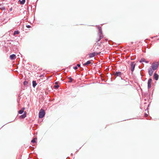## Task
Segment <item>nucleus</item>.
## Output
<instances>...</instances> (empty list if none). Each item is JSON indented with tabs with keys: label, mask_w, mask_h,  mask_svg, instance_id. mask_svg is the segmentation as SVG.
<instances>
[{
	"label": "nucleus",
	"mask_w": 159,
	"mask_h": 159,
	"mask_svg": "<svg viewBox=\"0 0 159 159\" xmlns=\"http://www.w3.org/2000/svg\"><path fill=\"white\" fill-rule=\"evenodd\" d=\"M98 29L99 31L98 35L99 36V39L97 41V42H99L103 38V35L102 33V30H101V27H99Z\"/></svg>",
	"instance_id": "1"
},
{
	"label": "nucleus",
	"mask_w": 159,
	"mask_h": 159,
	"mask_svg": "<svg viewBox=\"0 0 159 159\" xmlns=\"http://www.w3.org/2000/svg\"><path fill=\"white\" fill-rule=\"evenodd\" d=\"M98 53L96 54L95 52H94L92 53H90L89 54V56L90 58L93 57H94L96 55H98Z\"/></svg>",
	"instance_id": "8"
},
{
	"label": "nucleus",
	"mask_w": 159,
	"mask_h": 159,
	"mask_svg": "<svg viewBox=\"0 0 159 159\" xmlns=\"http://www.w3.org/2000/svg\"><path fill=\"white\" fill-rule=\"evenodd\" d=\"M154 70H153L152 69H151V67H150L148 70V72L149 75L150 76H152L153 74V71Z\"/></svg>",
	"instance_id": "6"
},
{
	"label": "nucleus",
	"mask_w": 159,
	"mask_h": 159,
	"mask_svg": "<svg viewBox=\"0 0 159 159\" xmlns=\"http://www.w3.org/2000/svg\"><path fill=\"white\" fill-rule=\"evenodd\" d=\"M122 73L120 72H114L113 73V75L115 78H116L117 76H120V77L122 75Z\"/></svg>",
	"instance_id": "4"
},
{
	"label": "nucleus",
	"mask_w": 159,
	"mask_h": 159,
	"mask_svg": "<svg viewBox=\"0 0 159 159\" xmlns=\"http://www.w3.org/2000/svg\"><path fill=\"white\" fill-rule=\"evenodd\" d=\"M19 32L18 31H15L14 33V35H15L16 34H19Z\"/></svg>",
	"instance_id": "16"
},
{
	"label": "nucleus",
	"mask_w": 159,
	"mask_h": 159,
	"mask_svg": "<svg viewBox=\"0 0 159 159\" xmlns=\"http://www.w3.org/2000/svg\"><path fill=\"white\" fill-rule=\"evenodd\" d=\"M26 112H25L23 115L20 116V118L21 119H23L25 117H26Z\"/></svg>",
	"instance_id": "11"
},
{
	"label": "nucleus",
	"mask_w": 159,
	"mask_h": 159,
	"mask_svg": "<svg viewBox=\"0 0 159 159\" xmlns=\"http://www.w3.org/2000/svg\"><path fill=\"white\" fill-rule=\"evenodd\" d=\"M69 79L70 80V81H69V82H71L72 81L73 79L71 77H70L69 78Z\"/></svg>",
	"instance_id": "18"
},
{
	"label": "nucleus",
	"mask_w": 159,
	"mask_h": 159,
	"mask_svg": "<svg viewBox=\"0 0 159 159\" xmlns=\"http://www.w3.org/2000/svg\"><path fill=\"white\" fill-rule=\"evenodd\" d=\"M159 64L157 63H153L150 67L153 70H156L158 67Z\"/></svg>",
	"instance_id": "2"
},
{
	"label": "nucleus",
	"mask_w": 159,
	"mask_h": 159,
	"mask_svg": "<svg viewBox=\"0 0 159 159\" xmlns=\"http://www.w3.org/2000/svg\"><path fill=\"white\" fill-rule=\"evenodd\" d=\"M31 142L33 143H35V138L33 139L31 141Z\"/></svg>",
	"instance_id": "19"
},
{
	"label": "nucleus",
	"mask_w": 159,
	"mask_h": 159,
	"mask_svg": "<svg viewBox=\"0 0 159 159\" xmlns=\"http://www.w3.org/2000/svg\"><path fill=\"white\" fill-rule=\"evenodd\" d=\"M154 79L156 80H158V75L156 74V73H155L154 74Z\"/></svg>",
	"instance_id": "12"
},
{
	"label": "nucleus",
	"mask_w": 159,
	"mask_h": 159,
	"mask_svg": "<svg viewBox=\"0 0 159 159\" xmlns=\"http://www.w3.org/2000/svg\"><path fill=\"white\" fill-rule=\"evenodd\" d=\"M54 87L56 89H57L59 87V86L58 85H55L54 86Z\"/></svg>",
	"instance_id": "21"
},
{
	"label": "nucleus",
	"mask_w": 159,
	"mask_h": 159,
	"mask_svg": "<svg viewBox=\"0 0 159 159\" xmlns=\"http://www.w3.org/2000/svg\"><path fill=\"white\" fill-rule=\"evenodd\" d=\"M25 0H22V1H20V4H23L25 3Z\"/></svg>",
	"instance_id": "17"
},
{
	"label": "nucleus",
	"mask_w": 159,
	"mask_h": 159,
	"mask_svg": "<svg viewBox=\"0 0 159 159\" xmlns=\"http://www.w3.org/2000/svg\"><path fill=\"white\" fill-rule=\"evenodd\" d=\"M28 82L27 81H25L23 83V84L24 85H25L28 84Z\"/></svg>",
	"instance_id": "20"
},
{
	"label": "nucleus",
	"mask_w": 159,
	"mask_h": 159,
	"mask_svg": "<svg viewBox=\"0 0 159 159\" xmlns=\"http://www.w3.org/2000/svg\"><path fill=\"white\" fill-rule=\"evenodd\" d=\"M45 112L44 110L41 109L39 113V117L41 118H43L45 116Z\"/></svg>",
	"instance_id": "3"
},
{
	"label": "nucleus",
	"mask_w": 159,
	"mask_h": 159,
	"mask_svg": "<svg viewBox=\"0 0 159 159\" xmlns=\"http://www.w3.org/2000/svg\"><path fill=\"white\" fill-rule=\"evenodd\" d=\"M145 116L146 117H147L148 116V115L146 114H145Z\"/></svg>",
	"instance_id": "26"
},
{
	"label": "nucleus",
	"mask_w": 159,
	"mask_h": 159,
	"mask_svg": "<svg viewBox=\"0 0 159 159\" xmlns=\"http://www.w3.org/2000/svg\"><path fill=\"white\" fill-rule=\"evenodd\" d=\"M131 71L133 72L134 70L135 66V64L134 62H131Z\"/></svg>",
	"instance_id": "5"
},
{
	"label": "nucleus",
	"mask_w": 159,
	"mask_h": 159,
	"mask_svg": "<svg viewBox=\"0 0 159 159\" xmlns=\"http://www.w3.org/2000/svg\"><path fill=\"white\" fill-rule=\"evenodd\" d=\"M80 64H77V66L78 67H80Z\"/></svg>",
	"instance_id": "24"
},
{
	"label": "nucleus",
	"mask_w": 159,
	"mask_h": 159,
	"mask_svg": "<svg viewBox=\"0 0 159 159\" xmlns=\"http://www.w3.org/2000/svg\"><path fill=\"white\" fill-rule=\"evenodd\" d=\"M139 62L140 63H142L143 62H144L146 63H148L149 61H146L145 58H142L139 61Z\"/></svg>",
	"instance_id": "9"
},
{
	"label": "nucleus",
	"mask_w": 159,
	"mask_h": 159,
	"mask_svg": "<svg viewBox=\"0 0 159 159\" xmlns=\"http://www.w3.org/2000/svg\"><path fill=\"white\" fill-rule=\"evenodd\" d=\"M33 86L35 87L37 85V83L35 81H33L32 82Z\"/></svg>",
	"instance_id": "14"
},
{
	"label": "nucleus",
	"mask_w": 159,
	"mask_h": 159,
	"mask_svg": "<svg viewBox=\"0 0 159 159\" xmlns=\"http://www.w3.org/2000/svg\"><path fill=\"white\" fill-rule=\"evenodd\" d=\"M91 63V61H88L84 64V66L88 65Z\"/></svg>",
	"instance_id": "13"
},
{
	"label": "nucleus",
	"mask_w": 159,
	"mask_h": 159,
	"mask_svg": "<svg viewBox=\"0 0 159 159\" xmlns=\"http://www.w3.org/2000/svg\"><path fill=\"white\" fill-rule=\"evenodd\" d=\"M10 58L11 60L15 59L16 58V56L15 54H13L10 56Z\"/></svg>",
	"instance_id": "10"
},
{
	"label": "nucleus",
	"mask_w": 159,
	"mask_h": 159,
	"mask_svg": "<svg viewBox=\"0 0 159 159\" xmlns=\"http://www.w3.org/2000/svg\"><path fill=\"white\" fill-rule=\"evenodd\" d=\"M26 26L28 28H30L31 27V26L30 25H27Z\"/></svg>",
	"instance_id": "22"
},
{
	"label": "nucleus",
	"mask_w": 159,
	"mask_h": 159,
	"mask_svg": "<svg viewBox=\"0 0 159 159\" xmlns=\"http://www.w3.org/2000/svg\"><path fill=\"white\" fill-rule=\"evenodd\" d=\"M12 8H11L9 10H10V11H11L12 10Z\"/></svg>",
	"instance_id": "25"
},
{
	"label": "nucleus",
	"mask_w": 159,
	"mask_h": 159,
	"mask_svg": "<svg viewBox=\"0 0 159 159\" xmlns=\"http://www.w3.org/2000/svg\"><path fill=\"white\" fill-rule=\"evenodd\" d=\"M74 69L75 70H76L78 69V68H77V66H75V67H74Z\"/></svg>",
	"instance_id": "23"
},
{
	"label": "nucleus",
	"mask_w": 159,
	"mask_h": 159,
	"mask_svg": "<svg viewBox=\"0 0 159 159\" xmlns=\"http://www.w3.org/2000/svg\"><path fill=\"white\" fill-rule=\"evenodd\" d=\"M152 81L151 79H149L148 81V89H149L151 87V83Z\"/></svg>",
	"instance_id": "7"
},
{
	"label": "nucleus",
	"mask_w": 159,
	"mask_h": 159,
	"mask_svg": "<svg viewBox=\"0 0 159 159\" xmlns=\"http://www.w3.org/2000/svg\"><path fill=\"white\" fill-rule=\"evenodd\" d=\"M24 109H23V110L21 109V110H20V111H19V114H22L23 113V111H24Z\"/></svg>",
	"instance_id": "15"
}]
</instances>
